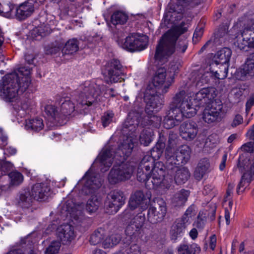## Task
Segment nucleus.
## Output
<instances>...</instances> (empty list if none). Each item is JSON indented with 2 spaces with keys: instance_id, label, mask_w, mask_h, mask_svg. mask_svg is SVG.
<instances>
[{
  "instance_id": "17",
  "label": "nucleus",
  "mask_w": 254,
  "mask_h": 254,
  "mask_svg": "<svg viewBox=\"0 0 254 254\" xmlns=\"http://www.w3.org/2000/svg\"><path fill=\"white\" fill-rule=\"evenodd\" d=\"M33 0H27L19 5L11 4L9 8L10 15L14 13V16H30L35 10Z\"/></svg>"
},
{
  "instance_id": "55",
  "label": "nucleus",
  "mask_w": 254,
  "mask_h": 254,
  "mask_svg": "<svg viewBox=\"0 0 254 254\" xmlns=\"http://www.w3.org/2000/svg\"><path fill=\"white\" fill-rule=\"evenodd\" d=\"M12 164L8 161H3L0 164V170L1 175H8L11 170L12 169Z\"/></svg>"
},
{
  "instance_id": "3",
  "label": "nucleus",
  "mask_w": 254,
  "mask_h": 254,
  "mask_svg": "<svg viewBox=\"0 0 254 254\" xmlns=\"http://www.w3.org/2000/svg\"><path fill=\"white\" fill-rule=\"evenodd\" d=\"M31 70L29 66H21L17 72L15 70L5 75L0 83V97L6 102L17 100L18 92H25L31 83Z\"/></svg>"
},
{
  "instance_id": "11",
  "label": "nucleus",
  "mask_w": 254,
  "mask_h": 254,
  "mask_svg": "<svg viewBox=\"0 0 254 254\" xmlns=\"http://www.w3.org/2000/svg\"><path fill=\"white\" fill-rule=\"evenodd\" d=\"M217 96L216 89L214 87L203 88L197 92L190 105L193 106L196 111L200 107L210 105Z\"/></svg>"
},
{
  "instance_id": "13",
  "label": "nucleus",
  "mask_w": 254,
  "mask_h": 254,
  "mask_svg": "<svg viewBox=\"0 0 254 254\" xmlns=\"http://www.w3.org/2000/svg\"><path fill=\"white\" fill-rule=\"evenodd\" d=\"M151 198V193L147 190L145 194L141 190L135 191L130 195L128 201V207L131 210H134L138 208L139 211H143L148 208L147 205V201L145 202L144 205H143V202L147 199L150 201Z\"/></svg>"
},
{
  "instance_id": "54",
  "label": "nucleus",
  "mask_w": 254,
  "mask_h": 254,
  "mask_svg": "<svg viewBox=\"0 0 254 254\" xmlns=\"http://www.w3.org/2000/svg\"><path fill=\"white\" fill-rule=\"evenodd\" d=\"M167 137L168 139V145L165 150V157L166 158V153L167 150H168L169 152H173L175 150L174 148V145L176 144L175 142V135L174 134H169L168 137L167 135H165Z\"/></svg>"
},
{
  "instance_id": "58",
  "label": "nucleus",
  "mask_w": 254,
  "mask_h": 254,
  "mask_svg": "<svg viewBox=\"0 0 254 254\" xmlns=\"http://www.w3.org/2000/svg\"><path fill=\"white\" fill-rule=\"evenodd\" d=\"M188 47V43L185 41H178V43H176L175 51L177 50L178 52L182 53H184Z\"/></svg>"
},
{
  "instance_id": "15",
  "label": "nucleus",
  "mask_w": 254,
  "mask_h": 254,
  "mask_svg": "<svg viewBox=\"0 0 254 254\" xmlns=\"http://www.w3.org/2000/svg\"><path fill=\"white\" fill-rule=\"evenodd\" d=\"M180 136L187 141L193 140L198 132V126L196 122L192 120L184 122L179 128Z\"/></svg>"
},
{
  "instance_id": "5",
  "label": "nucleus",
  "mask_w": 254,
  "mask_h": 254,
  "mask_svg": "<svg viewBox=\"0 0 254 254\" xmlns=\"http://www.w3.org/2000/svg\"><path fill=\"white\" fill-rule=\"evenodd\" d=\"M237 168L243 174L237 187V193L239 194L240 190L244 186L245 182L250 184L254 180V160L248 158L245 154H241L238 159Z\"/></svg>"
},
{
  "instance_id": "32",
  "label": "nucleus",
  "mask_w": 254,
  "mask_h": 254,
  "mask_svg": "<svg viewBox=\"0 0 254 254\" xmlns=\"http://www.w3.org/2000/svg\"><path fill=\"white\" fill-rule=\"evenodd\" d=\"M64 44V40L63 39L55 40L54 42L49 44L45 47V54L47 55L53 56L60 53Z\"/></svg>"
},
{
  "instance_id": "7",
  "label": "nucleus",
  "mask_w": 254,
  "mask_h": 254,
  "mask_svg": "<svg viewBox=\"0 0 254 254\" xmlns=\"http://www.w3.org/2000/svg\"><path fill=\"white\" fill-rule=\"evenodd\" d=\"M186 97V92L183 90L177 93L173 98L169 109H178L186 118H190L196 114V109L190 105V100L189 102Z\"/></svg>"
},
{
  "instance_id": "59",
  "label": "nucleus",
  "mask_w": 254,
  "mask_h": 254,
  "mask_svg": "<svg viewBox=\"0 0 254 254\" xmlns=\"http://www.w3.org/2000/svg\"><path fill=\"white\" fill-rule=\"evenodd\" d=\"M127 254H140V248L136 244H131L126 250Z\"/></svg>"
},
{
  "instance_id": "35",
  "label": "nucleus",
  "mask_w": 254,
  "mask_h": 254,
  "mask_svg": "<svg viewBox=\"0 0 254 254\" xmlns=\"http://www.w3.org/2000/svg\"><path fill=\"white\" fill-rule=\"evenodd\" d=\"M108 200H110L114 204H120L122 207L125 203L126 197L123 191L119 190H115L111 191L106 196Z\"/></svg>"
},
{
  "instance_id": "42",
  "label": "nucleus",
  "mask_w": 254,
  "mask_h": 254,
  "mask_svg": "<svg viewBox=\"0 0 254 254\" xmlns=\"http://www.w3.org/2000/svg\"><path fill=\"white\" fill-rule=\"evenodd\" d=\"M229 25V24L227 20L226 22L223 23L220 25L218 28L214 33V36L212 37H213V42H215V44H217L220 38L223 37L227 34Z\"/></svg>"
},
{
  "instance_id": "52",
  "label": "nucleus",
  "mask_w": 254,
  "mask_h": 254,
  "mask_svg": "<svg viewBox=\"0 0 254 254\" xmlns=\"http://www.w3.org/2000/svg\"><path fill=\"white\" fill-rule=\"evenodd\" d=\"M61 243L58 241H53L46 249L45 254H56L59 252Z\"/></svg>"
},
{
  "instance_id": "26",
  "label": "nucleus",
  "mask_w": 254,
  "mask_h": 254,
  "mask_svg": "<svg viewBox=\"0 0 254 254\" xmlns=\"http://www.w3.org/2000/svg\"><path fill=\"white\" fill-rule=\"evenodd\" d=\"M142 111H139L135 109L130 110L128 114L127 119V122L125 124V127L128 128L131 127V128L129 129L130 130H135L136 128L139 126Z\"/></svg>"
},
{
  "instance_id": "14",
  "label": "nucleus",
  "mask_w": 254,
  "mask_h": 254,
  "mask_svg": "<svg viewBox=\"0 0 254 254\" xmlns=\"http://www.w3.org/2000/svg\"><path fill=\"white\" fill-rule=\"evenodd\" d=\"M222 109L223 105L221 101L212 102L210 107L208 105L204 109L202 114L203 120L208 124L218 121Z\"/></svg>"
},
{
  "instance_id": "9",
  "label": "nucleus",
  "mask_w": 254,
  "mask_h": 254,
  "mask_svg": "<svg viewBox=\"0 0 254 254\" xmlns=\"http://www.w3.org/2000/svg\"><path fill=\"white\" fill-rule=\"evenodd\" d=\"M191 150L189 146L183 145L176 150L169 152L168 150L166 153V164L168 165L169 170L172 168V165H183L190 160Z\"/></svg>"
},
{
  "instance_id": "29",
  "label": "nucleus",
  "mask_w": 254,
  "mask_h": 254,
  "mask_svg": "<svg viewBox=\"0 0 254 254\" xmlns=\"http://www.w3.org/2000/svg\"><path fill=\"white\" fill-rule=\"evenodd\" d=\"M210 168L209 160L207 158L200 159L193 173L194 178L200 181L205 174L208 173Z\"/></svg>"
},
{
  "instance_id": "50",
  "label": "nucleus",
  "mask_w": 254,
  "mask_h": 254,
  "mask_svg": "<svg viewBox=\"0 0 254 254\" xmlns=\"http://www.w3.org/2000/svg\"><path fill=\"white\" fill-rule=\"evenodd\" d=\"M121 241L120 236L116 235H112L107 237L103 242V246L104 248H109L117 245Z\"/></svg>"
},
{
  "instance_id": "27",
  "label": "nucleus",
  "mask_w": 254,
  "mask_h": 254,
  "mask_svg": "<svg viewBox=\"0 0 254 254\" xmlns=\"http://www.w3.org/2000/svg\"><path fill=\"white\" fill-rule=\"evenodd\" d=\"M167 138L162 133H159V138L155 145L151 149L150 156L158 160L162 156L166 146Z\"/></svg>"
},
{
  "instance_id": "41",
  "label": "nucleus",
  "mask_w": 254,
  "mask_h": 254,
  "mask_svg": "<svg viewBox=\"0 0 254 254\" xmlns=\"http://www.w3.org/2000/svg\"><path fill=\"white\" fill-rule=\"evenodd\" d=\"M164 212L155 211V210H147V221L152 224H157L162 221L165 217Z\"/></svg>"
},
{
  "instance_id": "46",
  "label": "nucleus",
  "mask_w": 254,
  "mask_h": 254,
  "mask_svg": "<svg viewBox=\"0 0 254 254\" xmlns=\"http://www.w3.org/2000/svg\"><path fill=\"white\" fill-rule=\"evenodd\" d=\"M120 208L119 203L114 204L106 197L104 201V210L106 213L110 215L115 214Z\"/></svg>"
},
{
  "instance_id": "31",
  "label": "nucleus",
  "mask_w": 254,
  "mask_h": 254,
  "mask_svg": "<svg viewBox=\"0 0 254 254\" xmlns=\"http://www.w3.org/2000/svg\"><path fill=\"white\" fill-rule=\"evenodd\" d=\"M161 121V117L158 116L148 117L144 114L143 111H142L139 127H144L147 126H152L157 128L160 126Z\"/></svg>"
},
{
  "instance_id": "44",
  "label": "nucleus",
  "mask_w": 254,
  "mask_h": 254,
  "mask_svg": "<svg viewBox=\"0 0 254 254\" xmlns=\"http://www.w3.org/2000/svg\"><path fill=\"white\" fill-rule=\"evenodd\" d=\"M247 44H250L251 48H254V28L245 29L241 33Z\"/></svg>"
},
{
  "instance_id": "40",
  "label": "nucleus",
  "mask_w": 254,
  "mask_h": 254,
  "mask_svg": "<svg viewBox=\"0 0 254 254\" xmlns=\"http://www.w3.org/2000/svg\"><path fill=\"white\" fill-rule=\"evenodd\" d=\"M44 124L42 119L36 118L35 119H29L26 121L25 127L27 129H31L35 131H39L43 129Z\"/></svg>"
},
{
  "instance_id": "38",
  "label": "nucleus",
  "mask_w": 254,
  "mask_h": 254,
  "mask_svg": "<svg viewBox=\"0 0 254 254\" xmlns=\"http://www.w3.org/2000/svg\"><path fill=\"white\" fill-rule=\"evenodd\" d=\"M154 131L151 128L144 129L139 135V141L141 144L147 146L152 141L154 135Z\"/></svg>"
},
{
  "instance_id": "12",
  "label": "nucleus",
  "mask_w": 254,
  "mask_h": 254,
  "mask_svg": "<svg viewBox=\"0 0 254 254\" xmlns=\"http://www.w3.org/2000/svg\"><path fill=\"white\" fill-rule=\"evenodd\" d=\"M179 165H172V170H169L168 165L166 164L167 173L168 179L171 182L174 180L177 185L186 183L190 177V173L186 167L179 168Z\"/></svg>"
},
{
  "instance_id": "62",
  "label": "nucleus",
  "mask_w": 254,
  "mask_h": 254,
  "mask_svg": "<svg viewBox=\"0 0 254 254\" xmlns=\"http://www.w3.org/2000/svg\"><path fill=\"white\" fill-rule=\"evenodd\" d=\"M243 122V118L242 116L239 114H237L235 116L233 122L231 124V126L233 127H236L239 125L241 124Z\"/></svg>"
},
{
  "instance_id": "4",
  "label": "nucleus",
  "mask_w": 254,
  "mask_h": 254,
  "mask_svg": "<svg viewBox=\"0 0 254 254\" xmlns=\"http://www.w3.org/2000/svg\"><path fill=\"white\" fill-rule=\"evenodd\" d=\"M82 179L85 180V182L80 192L84 195H91L87 202L86 209L87 212L92 213L96 212L102 204V198L93 194L101 187L103 180L88 172Z\"/></svg>"
},
{
  "instance_id": "24",
  "label": "nucleus",
  "mask_w": 254,
  "mask_h": 254,
  "mask_svg": "<svg viewBox=\"0 0 254 254\" xmlns=\"http://www.w3.org/2000/svg\"><path fill=\"white\" fill-rule=\"evenodd\" d=\"M231 55V50L227 47H224L217 51L210 62V63H211V68L213 69L214 66L219 63L221 64H229Z\"/></svg>"
},
{
  "instance_id": "23",
  "label": "nucleus",
  "mask_w": 254,
  "mask_h": 254,
  "mask_svg": "<svg viewBox=\"0 0 254 254\" xmlns=\"http://www.w3.org/2000/svg\"><path fill=\"white\" fill-rule=\"evenodd\" d=\"M33 197L29 189L20 190L16 197V204L23 209H28L32 205Z\"/></svg>"
},
{
  "instance_id": "47",
  "label": "nucleus",
  "mask_w": 254,
  "mask_h": 254,
  "mask_svg": "<svg viewBox=\"0 0 254 254\" xmlns=\"http://www.w3.org/2000/svg\"><path fill=\"white\" fill-rule=\"evenodd\" d=\"M151 177H152L151 171L145 170V168L138 166L136 178L139 182L146 183Z\"/></svg>"
},
{
  "instance_id": "34",
  "label": "nucleus",
  "mask_w": 254,
  "mask_h": 254,
  "mask_svg": "<svg viewBox=\"0 0 254 254\" xmlns=\"http://www.w3.org/2000/svg\"><path fill=\"white\" fill-rule=\"evenodd\" d=\"M142 231V228L130 221L127 226L125 233L128 240L133 241L138 238Z\"/></svg>"
},
{
  "instance_id": "8",
  "label": "nucleus",
  "mask_w": 254,
  "mask_h": 254,
  "mask_svg": "<svg viewBox=\"0 0 254 254\" xmlns=\"http://www.w3.org/2000/svg\"><path fill=\"white\" fill-rule=\"evenodd\" d=\"M119 44L123 49L131 53L141 51L147 48L148 38L143 34L130 33L124 40L120 41Z\"/></svg>"
},
{
  "instance_id": "39",
  "label": "nucleus",
  "mask_w": 254,
  "mask_h": 254,
  "mask_svg": "<svg viewBox=\"0 0 254 254\" xmlns=\"http://www.w3.org/2000/svg\"><path fill=\"white\" fill-rule=\"evenodd\" d=\"M105 236L106 232L105 229L102 228H99L92 234L89 242L92 245H97L103 242Z\"/></svg>"
},
{
  "instance_id": "19",
  "label": "nucleus",
  "mask_w": 254,
  "mask_h": 254,
  "mask_svg": "<svg viewBox=\"0 0 254 254\" xmlns=\"http://www.w3.org/2000/svg\"><path fill=\"white\" fill-rule=\"evenodd\" d=\"M166 114L163 121V127L166 129H170L178 125L185 117L178 109L173 110L169 109Z\"/></svg>"
},
{
  "instance_id": "20",
  "label": "nucleus",
  "mask_w": 254,
  "mask_h": 254,
  "mask_svg": "<svg viewBox=\"0 0 254 254\" xmlns=\"http://www.w3.org/2000/svg\"><path fill=\"white\" fill-rule=\"evenodd\" d=\"M57 235L63 245H68L75 237L73 227L68 223L60 226L57 229Z\"/></svg>"
},
{
  "instance_id": "18",
  "label": "nucleus",
  "mask_w": 254,
  "mask_h": 254,
  "mask_svg": "<svg viewBox=\"0 0 254 254\" xmlns=\"http://www.w3.org/2000/svg\"><path fill=\"white\" fill-rule=\"evenodd\" d=\"M61 117H58V124L60 126L65 124L71 114L74 111L75 106L69 98L61 99Z\"/></svg>"
},
{
  "instance_id": "28",
  "label": "nucleus",
  "mask_w": 254,
  "mask_h": 254,
  "mask_svg": "<svg viewBox=\"0 0 254 254\" xmlns=\"http://www.w3.org/2000/svg\"><path fill=\"white\" fill-rule=\"evenodd\" d=\"M229 64L218 63L214 66L213 69L211 68V63L209 64V69L212 76L218 79H224L227 76Z\"/></svg>"
},
{
  "instance_id": "64",
  "label": "nucleus",
  "mask_w": 254,
  "mask_h": 254,
  "mask_svg": "<svg viewBox=\"0 0 254 254\" xmlns=\"http://www.w3.org/2000/svg\"><path fill=\"white\" fill-rule=\"evenodd\" d=\"M254 106V96L250 97L247 100L246 104V113L247 114L249 113L252 106Z\"/></svg>"
},
{
  "instance_id": "22",
  "label": "nucleus",
  "mask_w": 254,
  "mask_h": 254,
  "mask_svg": "<svg viewBox=\"0 0 254 254\" xmlns=\"http://www.w3.org/2000/svg\"><path fill=\"white\" fill-rule=\"evenodd\" d=\"M166 77V70L163 67L159 68L155 72L153 76L151 83L148 85H150V88L161 91V89L167 83H170V81L165 82Z\"/></svg>"
},
{
  "instance_id": "37",
  "label": "nucleus",
  "mask_w": 254,
  "mask_h": 254,
  "mask_svg": "<svg viewBox=\"0 0 254 254\" xmlns=\"http://www.w3.org/2000/svg\"><path fill=\"white\" fill-rule=\"evenodd\" d=\"M236 75L241 80H244L247 76L254 77V65L245 63L237 70Z\"/></svg>"
},
{
  "instance_id": "48",
  "label": "nucleus",
  "mask_w": 254,
  "mask_h": 254,
  "mask_svg": "<svg viewBox=\"0 0 254 254\" xmlns=\"http://www.w3.org/2000/svg\"><path fill=\"white\" fill-rule=\"evenodd\" d=\"M155 161H157V160L153 158L151 156L145 155L141 160L138 165L145 168V170L151 171Z\"/></svg>"
},
{
  "instance_id": "60",
  "label": "nucleus",
  "mask_w": 254,
  "mask_h": 254,
  "mask_svg": "<svg viewBox=\"0 0 254 254\" xmlns=\"http://www.w3.org/2000/svg\"><path fill=\"white\" fill-rule=\"evenodd\" d=\"M179 254H191L190 248L187 245H181L178 248Z\"/></svg>"
},
{
  "instance_id": "21",
  "label": "nucleus",
  "mask_w": 254,
  "mask_h": 254,
  "mask_svg": "<svg viewBox=\"0 0 254 254\" xmlns=\"http://www.w3.org/2000/svg\"><path fill=\"white\" fill-rule=\"evenodd\" d=\"M166 162L164 164L161 161H155L151 170L152 178L153 181L152 183L154 184L161 183L165 178L168 179L169 176L167 173Z\"/></svg>"
},
{
  "instance_id": "2",
  "label": "nucleus",
  "mask_w": 254,
  "mask_h": 254,
  "mask_svg": "<svg viewBox=\"0 0 254 254\" xmlns=\"http://www.w3.org/2000/svg\"><path fill=\"white\" fill-rule=\"evenodd\" d=\"M176 17H163L160 27L162 28H171L162 35L158 41L154 57L155 61L163 63L167 62L175 52L176 43L179 37L188 31V28L184 26L185 22L176 25L175 21Z\"/></svg>"
},
{
  "instance_id": "45",
  "label": "nucleus",
  "mask_w": 254,
  "mask_h": 254,
  "mask_svg": "<svg viewBox=\"0 0 254 254\" xmlns=\"http://www.w3.org/2000/svg\"><path fill=\"white\" fill-rule=\"evenodd\" d=\"M105 19L108 24L110 27H113V26L116 27L117 25H123L126 23L128 17H104Z\"/></svg>"
},
{
  "instance_id": "6",
  "label": "nucleus",
  "mask_w": 254,
  "mask_h": 254,
  "mask_svg": "<svg viewBox=\"0 0 254 254\" xmlns=\"http://www.w3.org/2000/svg\"><path fill=\"white\" fill-rule=\"evenodd\" d=\"M123 66L118 59H112L106 63L102 67V74L107 83H113L124 80L122 77Z\"/></svg>"
},
{
  "instance_id": "61",
  "label": "nucleus",
  "mask_w": 254,
  "mask_h": 254,
  "mask_svg": "<svg viewBox=\"0 0 254 254\" xmlns=\"http://www.w3.org/2000/svg\"><path fill=\"white\" fill-rule=\"evenodd\" d=\"M242 40H238L237 46L241 50L248 51L249 48L251 47L250 44H247L245 43L246 41L244 40V37H242ZM240 39V38H239Z\"/></svg>"
},
{
  "instance_id": "43",
  "label": "nucleus",
  "mask_w": 254,
  "mask_h": 254,
  "mask_svg": "<svg viewBox=\"0 0 254 254\" xmlns=\"http://www.w3.org/2000/svg\"><path fill=\"white\" fill-rule=\"evenodd\" d=\"M206 23V20L204 18H202L196 27L193 36V41L196 42L202 36L204 32V29Z\"/></svg>"
},
{
  "instance_id": "51",
  "label": "nucleus",
  "mask_w": 254,
  "mask_h": 254,
  "mask_svg": "<svg viewBox=\"0 0 254 254\" xmlns=\"http://www.w3.org/2000/svg\"><path fill=\"white\" fill-rule=\"evenodd\" d=\"M45 111L48 115L50 116L58 123L57 119L58 117H61V115L55 106L52 105H47L45 107Z\"/></svg>"
},
{
  "instance_id": "57",
  "label": "nucleus",
  "mask_w": 254,
  "mask_h": 254,
  "mask_svg": "<svg viewBox=\"0 0 254 254\" xmlns=\"http://www.w3.org/2000/svg\"><path fill=\"white\" fill-rule=\"evenodd\" d=\"M113 116V113H105L104 115L101 118L102 125L104 127H106L112 122Z\"/></svg>"
},
{
  "instance_id": "49",
  "label": "nucleus",
  "mask_w": 254,
  "mask_h": 254,
  "mask_svg": "<svg viewBox=\"0 0 254 254\" xmlns=\"http://www.w3.org/2000/svg\"><path fill=\"white\" fill-rule=\"evenodd\" d=\"M8 178L10 180V186H17L23 181V175L18 172H11L8 173Z\"/></svg>"
},
{
  "instance_id": "1",
  "label": "nucleus",
  "mask_w": 254,
  "mask_h": 254,
  "mask_svg": "<svg viewBox=\"0 0 254 254\" xmlns=\"http://www.w3.org/2000/svg\"><path fill=\"white\" fill-rule=\"evenodd\" d=\"M134 147L132 139L127 137L114 151L112 148H106L97 157L95 163H99L101 171L103 172L107 171L112 164V159H115L121 163L118 166H114L108 175V180L112 185L125 182L129 180L134 171V166L130 163H124L132 153Z\"/></svg>"
},
{
  "instance_id": "36",
  "label": "nucleus",
  "mask_w": 254,
  "mask_h": 254,
  "mask_svg": "<svg viewBox=\"0 0 254 254\" xmlns=\"http://www.w3.org/2000/svg\"><path fill=\"white\" fill-rule=\"evenodd\" d=\"M150 203L148 209L155 211L164 212V215H166L167 212L166 203L164 199L161 197H155L152 201L150 200Z\"/></svg>"
},
{
  "instance_id": "10",
  "label": "nucleus",
  "mask_w": 254,
  "mask_h": 254,
  "mask_svg": "<svg viewBox=\"0 0 254 254\" xmlns=\"http://www.w3.org/2000/svg\"><path fill=\"white\" fill-rule=\"evenodd\" d=\"M170 85V83H167L161 91L151 89L150 85H148L143 96V100L146 105L156 108V111H159L163 102L162 95L168 92Z\"/></svg>"
},
{
  "instance_id": "25",
  "label": "nucleus",
  "mask_w": 254,
  "mask_h": 254,
  "mask_svg": "<svg viewBox=\"0 0 254 254\" xmlns=\"http://www.w3.org/2000/svg\"><path fill=\"white\" fill-rule=\"evenodd\" d=\"M187 220L181 218L177 219L172 225L170 232L172 240L176 241L178 237H182L186 231Z\"/></svg>"
},
{
  "instance_id": "53",
  "label": "nucleus",
  "mask_w": 254,
  "mask_h": 254,
  "mask_svg": "<svg viewBox=\"0 0 254 254\" xmlns=\"http://www.w3.org/2000/svg\"><path fill=\"white\" fill-rule=\"evenodd\" d=\"M141 211L142 212V211ZM145 220L146 218L145 213L141 212L138 213L131 221L142 228Z\"/></svg>"
},
{
  "instance_id": "56",
  "label": "nucleus",
  "mask_w": 254,
  "mask_h": 254,
  "mask_svg": "<svg viewBox=\"0 0 254 254\" xmlns=\"http://www.w3.org/2000/svg\"><path fill=\"white\" fill-rule=\"evenodd\" d=\"M241 149L242 151L245 152L244 153H243L242 154H245L246 156L251 160V159L249 157H247V153H252L253 152L254 149V141H250L246 143H245L242 146ZM251 160H254V159H251Z\"/></svg>"
},
{
  "instance_id": "30",
  "label": "nucleus",
  "mask_w": 254,
  "mask_h": 254,
  "mask_svg": "<svg viewBox=\"0 0 254 254\" xmlns=\"http://www.w3.org/2000/svg\"><path fill=\"white\" fill-rule=\"evenodd\" d=\"M190 191L185 189H181L178 191L173 196L172 202L175 207H182L185 205L190 195Z\"/></svg>"
},
{
  "instance_id": "33",
  "label": "nucleus",
  "mask_w": 254,
  "mask_h": 254,
  "mask_svg": "<svg viewBox=\"0 0 254 254\" xmlns=\"http://www.w3.org/2000/svg\"><path fill=\"white\" fill-rule=\"evenodd\" d=\"M80 44L76 39H72L65 42L62 48L63 55H72L76 52L79 49V46Z\"/></svg>"
},
{
  "instance_id": "63",
  "label": "nucleus",
  "mask_w": 254,
  "mask_h": 254,
  "mask_svg": "<svg viewBox=\"0 0 254 254\" xmlns=\"http://www.w3.org/2000/svg\"><path fill=\"white\" fill-rule=\"evenodd\" d=\"M205 221L204 219L200 217L199 215L197 216V220L194 221L193 225L198 229H202L205 225Z\"/></svg>"
},
{
  "instance_id": "16",
  "label": "nucleus",
  "mask_w": 254,
  "mask_h": 254,
  "mask_svg": "<svg viewBox=\"0 0 254 254\" xmlns=\"http://www.w3.org/2000/svg\"><path fill=\"white\" fill-rule=\"evenodd\" d=\"M34 200L39 201L46 200L51 194V188L47 183H36L30 190Z\"/></svg>"
}]
</instances>
